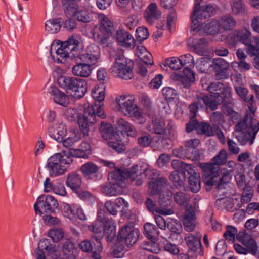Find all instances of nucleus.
I'll return each instance as SVG.
<instances>
[{
    "mask_svg": "<svg viewBox=\"0 0 259 259\" xmlns=\"http://www.w3.org/2000/svg\"><path fill=\"white\" fill-rule=\"evenodd\" d=\"M84 45L81 38L73 35L66 41L62 42L56 51V59L64 63L68 58L74 59L77 62L72 68V74L76 76L88 77L94 68L101 62L100 48L95 44L88 46L85 53H83Z\"/></svg>",
    "mask_w": 259,
    "mask_h": 259,
    "instance_id": "1",
    "label": "nucleus"
},
{
    "mask_svg": "<svg viewBox=\"0 0 259 259\" xmlns=\"http://www.w3.org/2000/svg\"><path fill=\"white\" fill-rule=\"evenodd\" d=\"M150 170L146 163L135 165L131 169H119L115 168L108 175L109 183L101 187V192L108 196H116L120 194L121 188L126 186L125 180L134 181L138 176L148 175Z\"/></svg>",
    "mask_w": 259,
    "mask_h": 259,
    "instance_id": "2",
    "label": "nucleus"
},
{
    "mask_svg": "<svg viewBox=\"0 0 259 259\" xmlns=\"http://www.w3.org/2000/svg\"><path fill=\"white\" fill-rule=\"evenodd\" d=\"M225 164V167L221 169L222 176L219 175V167L212 164H204L202 167L204 173L203 181L208 186L219 184H226L232 178L231 173L236 169L237 171L242 167V166L236 163L233 160L227 161Z\"/></svg>",
    "mask_w": 259,
    "mask_h": 259,
    "instance_id": "3",
    "label": "nucleus"
},
{
    "mask_svg": "<svg viewBox=\"0 0 259 259\" xmlns=\"http://www.w3.org/2000/svg\"><path fill=\"white\" fill-rule=\"evenodd\" d=\"M259 131V121L250 116L246 115L236 125L234 135L241 145L249 142L252 145Z\"/></svg>",
    "mask_w": 259,
    "mask_h": 259,
    "instance_id": "4",
    "label": "nucleus"
},
{
    "mask_svg": "<svg viewBox=\"0 0 259 259\" xmlns=\"http://www.w3.org/2000/svg\"><path fill=\"white\" fill-rule=\"evenodd\" d=\"M117 111L121 112L124 115L132 117L138 124L145 122L139 107L135 103V97L133 95H123L117 96L115 99Z\"/></svg>",
    "mask_w": 259,
    "mask_h": 259,
    "instance_id": "5",
    "label": "nucleus"
},
{
    "mask_svg": "<svg viewBox=\"0 0 259 259\" xmlns=\"http://www.w3.org/2000/svg\"><path fill=\"white\" fill-rule=\"evenodd\" d=\"M101 213L98 212L96 220L91 225L89 226V229L93 233L99 234V238L102 236L104 233L106 236L107 241H111L116 235V222L112 218L108 217L102 220Z\"/></svg>",
    "mask_w": 259,
    "mask_h": 259,
    "instance_id": "6",
    "label": "nucleus"
},
{
    "mask_svg": "<svg viewBox=\"0 0 259 259\" xmlns=\"http://www.w3.org/2000/svg\"><path fill=\"white\" fill-rule=\"evenodd\" d=\"M57 82L61 88L71 91V95L76 99L83 97L87 91V83L84 79L75 77L61 75Z\"/></svg>",
    "mask_w": 259,
    "mask_h": 259,
    "instance_id": "7",
    "label": "nucleus"
},
{
    "mask_svg": "<svg viewBox=\"0 0 259 259\" xmlns=\"http://www.w3.org/2000/svg\"><path fill=\"white\" fill-rule=\"evenodd\" d=\"M72 161V157L65 151L54 154L48 159L47 162L50 176L56 177L64 174Z\"/></svg>",
    "mask_w": 259,
    "mask_h": 259,
    "instance_id": "8",
    "label": "nucleus"
},
{
    "mask_svg": "<svg viewBox=\"0 0 259 259\" xmlns=\"http://www.w3.org/2000/svg\"><path fill=\"white\" fill-rule=\"evenodd\" d=\"M96 115L101 118H105L101 106L88 105L85 108L84 114L79 113L77 116L79 128L84 135L88 134L89 124L96 121Z\"/></svg>",
    "mask_w": 259,
    "mask_h": 259,
    "instance_id": "9",
    "label": "nucleus"
},
{
    "mask_svg": "<svg viewBox=\"0 0 259 259\" xmlns=\"http://www.w3.org/2000/svg\"><path fill=\"white\" fill-rule=\"evenodd\" d=\"M237 240L241 242L245 248L238 244H234V248L239 254H247L248 253L256 254L257 251V245L255 241L250 234L245 231L240 232L237 235Z\"/></svg>",
    "mask_w": 259,
    "mask_h": 259,
    "instance_id": "10",
    "label": "nucleus"
},
{
    "mask_svg": "<svg viewBox=\"0 0 259 259\" xmlns=\"http://www.w3.org/2000/svg\"><path fill=\"white\" fill-rule=\"evenodd\" d=\"M133 62L127 61L123 57L118 58L111 69L113 75L124 79H130L133 77L132 69Z\"/></svg>",
    "mask_w": 259,
    "mask_h": 259,
    "instance_id": "11",
    "label": "nucleus"
},
{
    "mask_svg": "<svg viewBox=\"0 0 259 259\" xmlns=\"http://www.w3.org/2000/svg\"><path fill=\"white\" fill-rule=\"evenodd\" d=\"M215 8L211 5H205L198 7L194 6L193 13L191 15V30H198L200 27V20L210 17L215 12Z\"/></svg>",
    "mask_w": 259,
    "mask_h": 259,
    "instance_id": "12",
    "label": "nucleus"
},
{
    "mask_svg": "<svg viewBox=\"0 0 259 259\" xmlns=\"http://www.w3.org/2000/svg\"><path fill=\"white\" fill-rule=\"evenodd\" d=\"M206 90L211 94L209 96H212V101L216 102L217 106L226 99H229L231 96V88L228 86L225 87L220 82L210 83L206 87Z\"/></svg>",
    "mask_w": 259,
    "mask_h": 259,
    "instance_id": "13",
    "label": "nucleus"
},
{
    "mask_svg": "<svg viewBox=\"0 0 259 259\" xmlns=\"http://www.w3.org/2000/svg\"><path fill=\"white\" fill-rule=\"evenodd\" d=\"M57 200L52 196L42 195L38 197L34 205L35 212L40 215L51 214L58 207Z\"/></svg>",
    "mask_w": 259,
    "mask_h": 259,
    "instance_id": "14",
    "label": "nucleus"
},
{
    "mask_svg": "<svg viewBox=\"0 0 259 259\" xmlns=\"http://www.w3.org/2000/svg\"><path fill=\"white\" fill-rule=\"evenodd\" d=\"M171 195H167L166 197L162 196L159 199V207H157L156 205L153 202L152 200L147 199L145 202V205L148 209L152 212H156L158 213L168 215L174 213V211L172 209L169 207L170 205L171 200Z\"/></svg>",
    "mask_w": 259,
    "mask_h": 259,
    "instance_id": "15",
    "label": "nucleus"
},
{
    "mask_svg": "<svg viewBox=\"0 0 259 259\" xmlns=\"http://www.w3.org/2000/svg\"><path fill=\"white\" fill-rule=\"evenodd\" d=\"M139 231L132 225H125L120 230L117 235L119 242H124L127 246H133L137 241Z\"/></svg>",
    "mask_w": 259,
    "mask_h": 259,
    "instance_id": "16",
    "label": "nucleus"
},
{
    "mask_svg": "<svg viewBox=\"0 0 259 259\" xmlns=\"http://www.w3.org/2000/svg\"><path fill=\"white\" fill-rule=\"evenodd\" d=\"M80 248L85 252H92V257L95 259H100L103 247L100 238L92 237L91 241L84 240L79 244Z\"/></svg>",
    "mask_w": 259,
    "mask_h": 259,
    "instance_id": "17",
    "label": "nucleus"
},
{
    "mask_svg": "<svg viewBox=\"0 0 259 259\" xmlns=\"http://www.w3.org/2000/svg\"><path fill=\"white\" fill-rule=\"evenodd\" d=\"M184 239L189 247L188 254L190 257L196 258L198 256H202L200 235L195 236L192 234H188L185 236Z\"/></svg>",
    "mask_w": 259,
    "mask_h": 259,
    "instance_id": "18",
    "label": "nucleus"
},
{
    "mask_svg": "<svg viewBox=\"0 0 259 259\" xmlns=\"http://www.w3.org/2000/svg\"><path fill=\"white\" fill-rule=\"evenodd\" d=\"M65 15L71 17L75 20L83 23L90 22L92 20V14L88 9L79 7L78 5L65 11Z\"/></svg>",
    "mask_w": 259,
    "mask_h": 259,
    "instance_id": "19",
    "label": "nucleus"
},
{
    "mask_svg": "<svg viewBox=\"0 0 259 259\" xmlns=\"http://www.w3.org/2000/svg\"><path fill=\"white\" fill-rule=\"evenodd\" d=\"M98 25L96 27L95 33L113 34L114 28L113 23L108 17L103 14L98 15Z\"/></svg>",
    "mask_w": 259,
    "mask_h": 259,
    "instance_id": "20",
    "label": "nucleus"
},
{
    "mask_svg": "<svg viewBox=\"0 0 259 259\" xmlns=\"http://www.w3.org/2000/svg\"><path fill=\"white\" fill-rule=\"evenodd\" d=\"M233 37L236 42L239 41L244 44L247 52L248 46H251L254 40L253 39L254 37L251 36V32L246 28L236 30L233 32Z\"/></svg>",
    "mask_w": 259,
    "mask_h": 259,
    "instance_id": "21",
    "label": "nucleus"
},
{
    "mask_svg": "<svg viewBox=\"0 0 259 259\" xmlns=\"http://www.w3.org/2000/svg\"><path fill=\"white\" fill-rule=\"evenodd\" d=\"M198 30H192L193 32H197L200 35H204L205 34L215 35L219 33H221V30L220 27L219 21L213 20L204 25L200 22V27Z\"/></svg>",
    "mask_w": 259,
    "mask_h": 259,
    "instance_id": "22",
    "label": "nucleus"
},
{
    "mask_svg": "<svg viewBox=\"0 0 259 259\" xmlns=\"http://www.w3.org/2000/svg\"><path fill=\"white\" fill-rule=\"evenodd\" d=\"M48 93L53 97L54 102L58 104L66 107L69 104L68 97L55 86H50L48 89Z\"/></svg>",
    "mask_w": 259,
    "mask_h": 259,
    "instance_id": "23",
    "label": "nucleus"
},
{
    "mask_svg": "<svg viewBox=\"0 0 259 259\" xmlns=\"http://www.w3.org/2000/svg\"><path fill=\"white\" fill-rule=\"evenodd\" d=\"M234 88L238 96L247 103L248 107L251 112L254 113L256 108L253 107V96L250 95L247 96L248 91L246 89L240 85V83H237L236 80L234 82Z\"/></svg>",
    "mask_w": 259,
    "mask_h": 259,
    "instance_id": "24",
    "label": "nucleus"
},
{
    "mask_svg": "<svg viewBox=\"0 0 259 259\" xmlns=\"http://www.w3.org/2000/svg\"><path fill=\"white\" fill-rule=\"evenodd\" d=\"M244 189V191L241 197H238L235 199H230L229 200L233 203V206L230 207V210L233 211L234 209H237L241 207L242 204L247 203L250 201L253 196V191L249 187Z\"/></svg>",
    "mask_w": 259,
    "mask_h": 259,
    "instance_id": "25",
    "label": "nucleus"
},
{
    "mask_svg": "<svg viewBox=\"0 0 259 259\" xmlns=\"http://www.w3.org/2000/svg\"><path fill=\"white\" fill-rule=\"evenodd\" d=\"M161 13L158 9L156 3H151L148 5L144 12V18L149 24L153 23L156 20L158 19Z\"/></svg>",
    "mask_w": 259,
    "mask_h": 259,
    "instance_id": "26",
    "label": "nucleus"
},
{
    "mask_svg": "<svg viewBox=\"0 0 259 259\" xmlns=\"http://www.w3.org/2000/svg\"><path fill=\"white\" fill-rule=\"evenodd\" d=\"M92 153L91 147L87 142H82L77 149L70 148L68 153L70 156L87 158Z\"/></svg>",
    "mask_w": 259,
    "mask_h": 259,
    "instance_id": "27",
    "label": "nucleus"
},
{
    "mask_svg": "<svg viewBox=\"0 0 259 259\" xmlns=\"http://www.w3.org/2000/svg\"><path fill=\"white\" fill-rule=\"evenodd\" d=\"M195 209L193 206L187 205L185 214L184 218L183 224L185 229L187 232H192L195 227Z\"/></svg>",
    "mask_w": 259,
    "mask_h": 259,
    "instance_id": "28",
    "label": "nucleus"
},
{
    "mask_svg": "<svg viewBox=\"0 0 259 259\" xmlns=\"http://www.w3.org/2000/svg\"><path fill=\"white\" fill-rule=\"evenodd\" d=\"M116 40L120 46L128 48H133L135 46V39L128 32L123 29L116 32Z\"/></svg>",
    "mask_w": 259,
    "mask_h": 259,
    "instance_id": "29",
    "label": "nucleus"
},
{
    "mask_svg": "<svg viewBox=\"0 0 259 259\" xmlns=\"http://www.w3.org/2000/svg\"><path fill=\"white\" fill-rule=\"evenodd\" d=\"M105 87L104 85H96L92 89V96L95 100V104L97 106H101L103 109V101L105 98ZM103 111V109H102Z\"/></svg>",
    "mask_w": 259,
    "mask_h": 259,
    "instance_id": "30",
    "label": "nucleus"
},
{
    "mask_svg": "<svg viewBox=\"0 0 259 259\" xmlns=\"http://www.w3.org/2000/svg\"><path fill=\"white\" fill-rule=\"evenodd\" d=\"M135 54L136 56L147 65H151L153 59L151 54L143 46H138L136 48Z\"/></svg>",
    "mask_w": 259,
    "mask_h": 259,
    "instance_id": "31",
    "label": "nucleus"
},
{
    "mask_svg": "<svg viewBox=\"0 0 259 259\" xmlns=\"http://www.w3.org/2000/svg\"><path fill=\"white\" fill-rule=\"evenodd\" d=\"M69 136L65 139L60 141L62 142L63 145L66 148H70L75 143L80 140L81 138V133L78 129H74L72 131H70Z\"/></svg>",
    "mask_w": 259,
    "mask_h": 259,
    "instance_id": "32",
    "label": "nucleus"
},
{
    "mask_svg": "<svg viewBox=\"0 0 259 259\" xmlns=\"http://www.w3.org/2000/svg\"><path fill=\"white\" fill-rule=\"evenodd\" d=\"M167 227L171 232L174 233L171 237L172 240L175 239L178 241V243L181 242L183 241V238L180 234L182 231L181 225L176 220H171L167 223Z\"/></svg>",
    "mask_w": 259,
    "mask_h": 259,
    "instance_id": "33",
    "label": "nucleus"
},
{
    "mask_svg": "<svg viewBox=\"0 0 259 259\" xmlns=\"http://www.w3.org/2000/svg\"><path fill=\"white\" fill-rule=\"evenodd\" d=\"M66 183L68 187L73 191L77 192L81 183V177L78 174L71 173L68 175Z\"/></svg>",
    "mask_w": 259,
    "mask_h": 259,
    "instance_id": "34",
    "label": "nucleus"
},
{
    "mask_svg": "<svg viewBox=\"0 0 259 259\" xmlns=\"http://www.w3.org/2000/svg\"><path fill=\"white\" fill-rule=\"evenodd\" d=\"M221 30L230 31L236 26L235 19L230 15L222 17L219 20Z\"/></svg>",
    "mask_w": 259,
    "mask_h": 259,
    "instance_id": "35",
    "label": "nucleus"
},
{
    "mask_svg": "<svg viewBox=\"0 0 259 259\" xmlns=\"http://www.w3.org/2000/svg\"><path fill=\"white\" fill-rule=\"evenodd\" d=\"M198 105V108H209L212 110L217 108L216 102L212 101V96H204L202 97H198L197 101L195 102Z\"/></svg>",
    "mask_w": 259,
    "mask_h": 259,
    "instance_id": "36",
    "label": "nucleus"
},
{
    "mask_svg": "<svg viewBox=\"0 0 259 259\" xmlns=\"http://www.w3.org/2000/svg\"><path fill=\"white\" fill-rule=\"evenodd\" d=\"M166 186V180L161 178L156 181L151 180L149 182V190L152 194H156L160 192Z\"/></svg>",
    "mask_w": 259,
    "mask_h": 259,
    "instance_id": "37",
    "label": "nucleus"
},
{
    "mask_svg": "<svg viewBox=\"0 0 259 259\" xmlns=\"http://www.w3.org/2000/svg\"><path fill=\"white\" fill-rule=\"evenodd\" d=\"M67 134L66 125L62 122H58L56 124L54 133L51 135L54 139L58 141H62Z\"/></svg>",
    "mask_w": 259,
    "mask_h": 259,
    "instance_id": "38",
    "label": "nucleus"
},
{
    "mask_svg": "<svg viewBox=\"0 0 259 259\" xmlns=\"http://www.w3.org/2000/svg\"><path fill=\"white\" fill-rule=\"evenodd\" d=\"M61 21L60 18H54L47 21L45 23L46 31L51 34L58 32L61 27Z\"/></svg>",
    "mask_w": 259,
    "mask_h": 259,
    "instance_id": "39",
    "label": "nucleus"
},
{
    "mask_svg": "<svg viewBox=\"0 0 259 259\" xmlns=\"http://www.w3.org/2000/svg\"><path fill=\"white\" fill-rule=\"evenodd\" d=\"M112 34L95 33L96 40L103 48H110L112 46L111 40Z\"/></svg>",
    "mask_w": 259,
    "mask_h": 259,
    "instance_id": "40",
    "label": "nucleus"
},
{
    "mask_svg": "<svg viewBox=\"0 0 259 259\" xmlns=\"http://www.w3.org/2000/svg\"><path fill=\"white\" fill-rule=\"evenodd\" d=\"M148 130L156 134L163 135L165 132V123L162 119H155L148 125Z\"/></svg>",
    "mask_w": 259,
    "mask_h": 259,
    "instance_id": "41",
    "label": "nucleus"
},
{
    "mask_svg": "<svg viewBox=\"0 0 259 259\" xmlns=\"http://www.w3.org/2000/svg\"><path fill=\"white\" fill-rule=\"evenodd\" d=\"M76 204L70 205L67 203H63L61 206V210L63 215L70 220H74L76 219L74 212Z\"/></svg>",
    "mask_w": 259,
    "mask_h": 259,
    "instance_id": "42",
    "label": "nucleus"
},
{
    "mask_svg": "<svg viewBox=\"0 0 259 259\" xmlns=\"http://www.w3.org/2000/svg\"><path fill=\"white\" fill-rule=\"evenodd\" d=\"M99 170L98 166L92 162H88L83 164L80 167V171L83 175L88 178L95 174Z\"/></svg>",
    "mask_w": 259,
    "mask_h": 259,
    "instance_id": "43",
    "label": "nucleus"
},
{
    "mask_svg": "<svg viewBox=\"0 0 259 259\" xmlns=\"http://www.w3.org/2000/svg\"><path fill=\"white\" fill-rule=\"evenodd\" d=\"M62 250L67 259H75L76 250L74 248V244L69 240L67 239L65 241Z\"/></svg>",
    "mask_w": 259,
    "mask_h": 259,
    "instance_id": "44",
    "label": "nucleus"
},
{
    "mask_svg": "<svg viewBox=\"0 0 259 259\" xmlns=\"http://www.w3.org/2000/svg\"><path fill=\"white\" fill-rule=\"evenodd\" d=\"M118 128L127 133L128 136L135 137L136 136V131L132 125L123 119H119L117 121Z\"/></svg>",
    "mask_w": 259,
    "mask_h": 259,
    "instance_id": "45",
    "label": "nucleus"
},
{
    "mask_svg": "<svg viewBox=\"0 0 259 259\" xmlns=\"http://www.w3.org/2000/svg\"><path fill=\"white\" fill-rule=\"evenodd\" d=\"M99 130L102 137L104 139L107 140L112 139V137L113 136V133L114 130L112 126L110 124L102 122L101 123Z\"/></svg>",
    "mask_w": 259,
    "mask_h": 259,
    "instance_id": "46",
    "label": "nucleus"
},
{
    "mask_svg": "<svg viewBox=\"0 0 259 259\" xmlns=\"http://www.w3.org/2000/svg\"><path fill=\"white\" fill-rule=\"evenodd\" d=\"M213 62L214 69L216 72V76L219 77L220 75H222L224 71L228 67L227 62L223 59L217 58L213 60Z\"/></svg>",
    "mask_w": 259,
    "mask_h": 259,
    "instance_id": "47",
    "label": "nucleus"
},
{
    "mask_svg": "<svg viewBox=\"0 0 259 259\" xmlns=\"http://www.w3.org/2000/svg\"><path fill=\"white\" fill-rule=\"evenodd\" d=\"M37 249H40L43 251L45 250L48 254H51L57 251L56 247L54 245L51 244L49 240L46 239H42L39 241Z\"/></svg>",
    "mask_w": 259,
    "mask_h": 259,
    "instance_id": "48",
    "label": "nucleus"
},
{
    "mask_svg": "<svg viewBox=\"0 0 259 259\" xmlns=\"http://www.w3.org/2000/svg\"><path fill=\"white\" fill-rule=\"evenodd\" d=\"M230 5L232 12L235 15L245 12L246 8L242 0H231Z\"/></svg>",
    "mask_w": 259,
    "mask_h": 259,
    "instance_id": "49",
    "label": "nucleus"
},
{
    "mask_svg": "<svg viewBox=\"0 0 259 259\" xmlns=\"http://www.w3.org/2000/svg\"><path fill=\"white\" fill-rule=\"evenodd\" d=\"M189 187L191 191L197 192L200 189V177L196 174L191 175L189 178Z\"/></svg>",
    "mask_w": 259,
    "mask_h": 259,
    "instance_id": "50",
    "label": "nucleus"
},
{
    "mask_svg": "<svg viewBox=\"0 0 259 259\" xmlns=\"http://www.w3.org/2000/svg\"><path fill=\"white\" fill-rule=\"evenodd\" d=\"M144 234L149 239H153V238L158 236L159 234L156 227L150 223H146L144 226Z\"/></svg>",
    "mask_w": 259,
    "mask_h": 259,
    "instance_id": "51",
    "label": "nucleus"
},
{
    "mask_svg": "<svg viewBox=\"0 0 259 259\" xmlns=\"http://www.w3.org/2000/svg\"><path fill=\"white\" fill-rule=\"evenodd\" d=\"M228 154L225 149H222L219 153L212 159V163L215 166L222 165L224 164L227 159Z\"/></svg>",
    "mask_w": 259,
    "mask_h": 259,
    "instance_id": "52",
    "label": "nucleus"
},
{
    "mask_svg": "<svg viewBox=\"0 0 259 259\" xmlns=\"http://www.w3.org/2000/svg\"><path fill=\"white\" fill-rule=\"evenodd\" d=\"M169 178L177 187L183 186L185 178L184 171H175L171 173Z\"/></svg>",
    "mask_w": 259,
    "mask_h": 259,
    "instance_id": "53",
    "label": "nucleus"
},
{
    "mask_svg": "<svg viewBox=\"0 0 259 259\" xmlns=\"http://www.w3.org/2000/svg\"><path fill=\"white\" fill-rule=\"evenodd\" d=\"M237 235V230L235 227L227 226L223 236L227 241L233 242L235 240V236Z\"/></svg>",
    "mask_w": 259,
    "mask_h": 259,
    "instance_id": "54",
    "label": "nucleus"
},
{
    "mask_svg": "<svg viewBox=\"0 0 259 259\" xmlns=\"http://www.w3.org/2000/svg\"><path fill=\"white\" fill-rule=\"evenodd\" d=\"M141 247L144 250L154 253H158L160 251L159 245L151 241L143 243L141 245Z\"/></svg>",
    "mask_w": 259,
    "mask_h": 259,
    "instance_id": "55",
    "label": "nucleus"
},
{
    "mask_svg": "<svg viewBox=\"0 0 259 259\" xmlns=\"http://www.w3.org/2000/svg\"><path fill=\"white\" fill-rule=\"evenodd\" d=\"M165 62L171 69L178 70L180 69L183 66L180 60V58L172 57L166 60Z\"/></svg>",
    "mask_w": 259,
    "mask_h": 259,
    "instance_id": "56",
    "label": "nucleus"
},
{
    "mask_svg": "<svg viewBox=\"0 0 259 259\" xmlns=\"http://www.w3.org/2000/svg\"><path fill=\"white\" fill-rule=\"evenodd\" d=\"M139 23V17L137 13L132 14L125 20V25L131 30L134 28Z\"/></svg>",
    "mask_w": 259,
    "mask_h": 259,
    "instance_id": "57",
    "label": "nucleus"
},
{
    "mask_svg": "<svg viewBox=\"0 0 259 259\" xmlns=\"http://www.w3.org/2000/svg\"><path fill=\"white\" fill-rule=\"evenodd\" d=\"M49 236L54 242H58L63 238L64 232L60 228H54L49 231Z\"/></svg>",
    "mask_w": 259,
    "mask_h": 259,
    "instance_id": "58",
    "label": "nucleus"
},
{
    "mask_svg": "<svg viewBox=\"0 0 259 259\" xmlns=\"http://www.w3.org/2000/svg\"><path fill=\"white\" fill-rule=\"evenodd\" d=\"M235 179L238 187L241 189H244L246 186V182L245 180V175L243 168H241L235 175Z\"/></svg>",
    "mask_w": 259,
    "mask_h": 259,
    "instance_id": "59",
    "label": "nucleus"
},
{
    "mask_svg": "<svg viewBox=\"0 0 259 259\" xmlns=\"http://www.w3.org/2000/svg\"><path fill=\"white\" fill-rule=\"evenodd\" d=\"M171 166L175 169V171H183V169L188 171V173H191L189 170H191V165H187L185 163L178 160H172L171 162Z\"/></svg>",
    "mask_w": 259,
    "mask_h": 259,
    "instance_id": "60",
    "label": "nucleus"
},
{
    "mask_svg": "<svg viewBox=\"0 0 259 259\" xmlns=\"http://www.w3.org/2000/svg\"><path fill=\"white\" fill-rule=\"evenodd\" d=\"M149 36L148 29L144 27H138L136 31V37L138 41H143Z\"/></svg>",
    "mask_w": 259,
    "mask_h": 259,
    "instance_id": "61",
    "label": "nucleus"
},
{
    "mask_svg": "<svg viewBox=\"0 0 259 259\" xmlns=\"http://www.w3.org/2000/svg\"><path fill=\"white\" fill-rule=\"evenodd\" d=\"M197 130L199 133L204 134L207 136L213 135V131L209 124L201 123L197 126Z\"/></svg>",
    "mask_w": 259,
    "mask_h": 259,
    "instance_id": "62",
    "label": "nucleus"
},
{
    "mask_svg": "<svg viewBox=\"0 0 259 259\" xmlns=\"http://www.w3.org/2000/svg\"><path fill=\"white\" fill-rule=\"evenodd\" d=\"M253 39L254 40V42L256 45H254L253 43L251 46H249L247 53L251 56L259 57V37H254Z\"/></svg>",
    "mask_w": 259,
    "mask_h": 259,
    "instance_id": "63",
    "label": "nucleus"
},
{
    "mask_svg": "<svg viewBox=\"0 0 259 259\" xmlns=\"http://www.w3.org/2000/svg\"><path fill=\"white\" fill-rule=\"evenodd\" d=\"M182 66L186 65V67H191L194 66V60L190 54H186L180 56Z\"/></svg>",
    "mask_w": 259,
    "mask_h": 259,
    "instance_id": "64",
    "label": "nucleus"
}]
</instances>
